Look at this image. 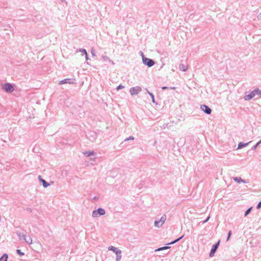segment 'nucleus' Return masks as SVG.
<instances>
[{
  "mask_svg": "<svg viewBox=\"0 0 261 261\" xmlns=\"http://www.w3.org/2000/svg\"><path fill=\"white\" fill-rule=\"evenodd\" d=\"M256 95L259 96V97H261V90H259L258 88H256L250 92L249 94L245 95L244 98L245 100H249Z\"/></svg>",
  "mask_w": 261,
  "mask_h": 261,
  "instance_id": "f257e3e1",
  "label": "nucleus"
},
{
  "mask_svg": "<svg viewBox=\"0 0 261 261\" xmlns=\"http://www.w3.org/2000/svg\"><path fill=\"white\" fill-rule=\"evenodd\" d=\"M166 218V215L164 214L160 219L156 220L154 223V226L158 228L161 227L165 223Z\"/></svg>",
  "mask_w": 261,
  "mask_h": 261,
  "instance_id": "f03ea898",
  "label": "nucleus"
},
{
  "mask_svg": "<svg viewBox=\"0 0 261 261\" xmlns=\"http://www.w3.org/2000/svg\"><path fill=\"white\" fill-rule=\"evenodd\" d=\"M105 214H106L105 210L102 208L99 207L98 209H97L96 210H94L92 212V215L93 217L96 218V217H98L100 216H103Z\"/></svg>",
  "mask_w": 261,
  "mask_h": 261,
  "instance_id": "7ed1b4c3",
  "label": "nucleus"
},
{
  "mask_svg": "<svg viewBox=\"0 0 261 261\" xmlns=\"http://www.w3.org/2000/svg\"><path fill=\"white\" fill-rule=\"evenodd\" d=\"M2 89L7 93H12L14 90L12 84L9 83L4 84L2 86Z\"/></svg>",
  "mask_w": 261,
  "mask_h": 261,
  "instance_id": "20e7f679",
  "label": "nucleus"
},
{
  "mask_svg": "<svg viewBox=\"0 0 261 261\" xmlns=\"http://www.w3.org/2000/svg\"><path fill=\"white\" fill-rule=\"evenodd\" d=\"M142 61L143 63L149 67H151L155 64V62L153 60L146 58L144 56H143Z\"/></svg>",
  "mask_w": 261,
  "mask_h": 261,
  "instance_id": "39448f33",
  "label": "nucleus"
},
{
  "mask_svg": "<svg viewBox=\"0 0 261 261\" xmlns=\"http://www.w3.org/2000/svg\"><path fill=\"white\" fill-rule=\"evenodd\" d=\"M220 241H219L218 242H217L216 244L213 245L212 248L211 250V251L209 254V256L212 257L214 256L215 253H216V251L218 249L219 245H220Z\"/></svg>",
  "mask_w": 261,
  "mask_h": 261,
  "instance_id": "423d86ee",
  "label": "nucleus"
},
{
  "mask_svg": "<svg viewBox=\"0 0 261 261\" xmlns=\"http://www.w3.org/2000/svg\"><path fill=\"white\" fill-rule=\"evenodd\" d=\"M142 91V88L140 86H136L134 87H132L129 89V92L131 95H134L138 94L139 92Z\"/></svg>",
  "mask_w": 261,
  "mask_h": 261,
  "instance_id": "0eeeda50",
  "label": "nucleus"
},
{
  "mask_svg": "<svg viewBox=\"0 0 261 261\" xmlns=\"http://www.w3.org/2000/svg\"><path fill=\"white\" fill-rule=\"evenodd\" d=\"M201 109L206 114H210L212 112L211 109L205 105H201Z\"/></svg>",
  "mask_w": 261,
  "mask_h": 261,
  "instance_id": "6e6552de",
  "label": "nucleus"
},
{
  "mask_svg": "<svg viewBox=\"0 0 261 261\" xmlns=\"http://www.w3.org/2000/svg\"><path fill=\"white\" fill-rule=\"evenodd\" d=\"M74 80L71 79H66L59 82V84L62 85L64 84H74Z\"/></svg>",
  "mask_w": 261,
  "mask_h": 261,
  "instance_id": "1a4fd4ad",
  "label": "nucleus"
},
{
  "mask_svg": "<svg viewBox=\"0 0 261 261\" xmlns=\"http://www.w3.org/2000/svg\"><path fill=\"white\" fill-rule=\"evenodd\" d=\"M38 178H39L40 182L42 184V185L44 188H46L50 185V184L48 182H47V181H46L45 180L42 178L40 175H39L38 176Z\"/></svg>",
  "mask_w": 261,
  "mask_h": 261,
  "instance_id": "9d476101",
  "label": "nucleus"
},
{
  "mask_svg": "<svg viewBox=\"0 0 261 261\" xmlns=\"http://www.w3.org/2000/svg\"><path fill=\"white\" fill-rule=\"evenodd\" d=\"M16 234L20 241L24 240L25 239V235L22 232L17 231Z\"/></svg>",
  "mask_w": 261,
  "mask_h": 261,
  "instance_id": "9b49d317",
  "label": "nucleus"
},
{
  "mask_svg": "<svg viewBox=\"0 0 261 261\" xmlns=\"http://www.w3.org/2000/svg\"><path fill=\"white\" fill-rule=\"evenodd\" d=\"M188 65L180 63L179 65V69L182 71H186L188 70Z\"/></svg>",
  "mask_w": 261,
  "mask_h": 261,
  "instance_id": "f8f14e48",
  "label": "nucleus"
},
{
  "mask_svg": "<svg viewBox=\"0 0 261 261\" xmlns=\"http://www.w3.org/2000/svg\"><path fill=\"white\" fill-rule=\"evenodd\" d=\"M251 141H249V142H248V143H243V142H240V143H239V144H238V148H237V149H239L242 148H243V147H246V146H248V144H249L250 143H251Z\"/></svg>",
  "mask_w": 261,
  "mask_h": 261,
  "instance_id": "ddd939ff",
  "label": "nucleus"
},
{
  "mask_svg": "<svg viewBox=\"0 0 261 261\" xmlns=\"http://www.w3.org/2000/svg\"><path fill=\"white\" fill-rule=\"evenodd\" d=\"M233 179L238 182V183H240V182H243V183H247V182L243 179L241 177H233Z\"/></svg>",
  "mask_w": 261,
  "mask_h": 261,
  "instance_id": "4468645a",
  "label": "nucleus"
},
{
  "mask_svg": "<svg viewBox=\"0 0 261 261\" xmlns=\"http://www.w3.org/2000/svg\"><path fill=\"white\" fill-rule=\"evenodd\" d=\"M102 58L105 62L109 61L110 63H111L112 64H114V63L113 61H112L108 57L106 56H102Z\"/></svg>",
  "mask_w": 261,
  "mask_h": 261,
  "instance_id": "2eb2a0df",
  "label": "nucleus"
},
{
  "mask_svg": "<svg viewBox=\"0 0 261 261\" xmlns=\"http://www.w3.org/2000/svg\"><path fill=\"white\" fill-rule=\"evenodd\" d=\"M95 152L93 151H86L85 152H84V154L85 156H90L91 155H95Z\"/></svg>",
  "mask_w": 261,
  "mask_h": 261,
  "instance_id": "dca6fc26",
  "label": "nucleus"
},
{
  "mask_svg": "<svg viewBox=\"0 0 261 261\" xmlns=\"http://www.w3.org/2000/svg\"><path fill=\"white\" fill-rule=\"evenodd\" d=\"M121 250H119V251L118 252H116V261H120L121 258Z\"/></svg>",
  "mask_w": 261,
  "mask_h": 261,
  "instance_id": "f3484780",
  "label": "nucleus"
},
{
  "mask_svg": "<svg viewBox=\"0 0 261 261\" xmlns=\"http://www.w3.org/2000/svg\"><path fill=\"white\" fill-rule=\"evenodd\" d=\"M108 249H109V250L113 251L115 254L116 253V252H118L119 251V250H120L118 248H117L113 246L109 247Z\"/></svg>",
  "mask_w": 261,
  "mask_h": 261,
  "instance_id": "a211bd4d",
  "label": "nucleus"
},
{
  "mask_svg": "<svg viewBox=\"0 0 261 261\" xmlns=\"http://www.w3.org/2000/svg\"><path fill=\"white\" fill-rule=\"evenodd\" d=\"M184 237V235H182V236H181L179 238L176 239L175 240H174V241L171 242L170 243L167 244V245H172V244H174L177 243V242H178L179 240H180Z\"/></svg>",
  "mask_w": 261,
  "mask_h": 261,
  "instance_id": "6ab92c4d",
  "label": "nucleus"
},
{
  "mask_svg": "<svg viewBox=\"0 0 261 261\" xmlns=\"http://www.w3.org/2000/svg\"><path fill=\"white\" fill-rule=\"evenodd\" d=\"M169 248H170V246L162 247H160V248L155 249V251L156 252V251L164 250L168 249H169Z\"/></svg>",
  "mask_w": 261,
  "mask_h": 261,
  "instance_id": "aec40b11",
  "label": "nucleus"
},
{
  "mask_svg": "<svg viewBox=\"0 0 261 261\" xmlns=\"http://www.w3.org/2000/svg\"><path fill=\"white\" fill-rule=\"evenodd\" d=\"M8 258V255L5 253L0 258V261H7Z\"/></svg>",
  "mask_w": 261,
  "mask_h": 261,
  "instance_id": "412c9836",
  "label": "nucleus"
},
{
  "mask_svg": "<svg viewBox=\"0 0 261 261\" xmlns=\"http://www.w3.org/2000/svg\"><path fill=\"white\" fill-rule=\"evenodd\" d=\"M24 241L30 244L32 243V239L30 236H25V239Z\"/></svg>",
  "mask_w": 261,
  "mask_h": 261,
  "instance_id": "4be33fe9",
  "label": "nucleus"
},
{
  "mask_svg": "<svg viewBox=\"0 0 261 261\" xmlns=\"http://www.w3.org/2000/svg\"><path fill=\"white\" fill-rule=\"evenodd\" d=\"M146 91L149 95L151 96L152 102L155 103L154 95L152 93L150 92L148 90L146 89Z\"/></svg>",
  "mask_w": 261,
  "mask_h": 261,
  "instance_id": "5701e85b",
  "label": "nucleus"
},
{
  "mask_svg": "<svg viewBox=\"0 0 261 261\" xmlns=\"http://www.w3.org/2000/svg\"><path fill=\"white\" fill-rule=\"evenodd\" d=\"M92 135H91L92 138H89L91 141H94L96 139V134L94 133H91Z\"/></svg>",
  "mask_w": 261,
  "mask_h": 261,
  "instance_id": "b1692460",
  "label": "nucleus"
},
{
  "mask_svg": "<svg viewBox=\"0 0 261 261\" xmlns=\"http://www.w3.org/2000/svg\"><path fill=\"white\" fill-rule=\"evenodd\" d=\"M251 209H252V207H250V208H249L248 209H247L245 212V214H244V216L246 217L251 212Z\"/></svg>",
  "mask_w": 261,
  "mask_h": 261,
  "instance_id": "393cba45",
  "label": "nucleus"
},
{
  "mask_svg": "<svg viewBox=\"0 0 261 261\" xmlns=\"http://www.w3.org/2000/svg\"><path fill=\"white\" fill-rule=\"evenodd\" d=\"M261 143L259 141L255 145H254L253 146H252V147L251 148V149L252 150H255L257 146H259V145Z\"/></svg>",
  "mask_w": 261,
  "mask_h": 261,
  "instance_id": "a878e982",
  "label": "nucleus"
},
{
  "mask_svg": "<svg viewBox=\"0 0 261 261\" xmlns=\"http://www.w3.org/2000/svg\"><path fill=\"white\" fill-rule=\"evenodd\" d=\"M78 51L81 52V53H83L84 54H86L87 53L86 50L85 49H84V48H80V49H79Z\"/></svg>",
  "mask_w": 261,
  "mask_h": 261,
  "instance_id": "bb28decb",
  "label": "nucleus"
},
{
  "mask_svg": "<svg viewBox=\"0 0 261 261\" xmlns=\"http://www.w3.org/2000/svg\"><path fill=\"white\" fill-rule=\"evenodd\" d=\"M17 253L20 256L23 255L24 254L21 252V250L20 249H17L16 250Z\"/></svg>",
  "mask_w": 261,
  "mask_h": 261,
  "instance_id": "cd10ccee",
  "label": "nucleus"
},
{
  "mask_svg": "<svg viewBox=\"0 0 261 261\" xmlns=\"http://www.w3.org/2000/svg\"><path fill=\"white\" fill-rule=\"evenodd\" d=\"M134 140V138L133 136H129L128 138H126L124 140V141H129V140Z\"/></svg>",
  "mask_w": 261,
  "mask_h": 261,
  "instance_id": "c85d7f7f",
  "label": "nucleus"
},
{
  "mask_svg": "<svg viewBox=\"0 0 261 261\" xmlns=\"http://www.w3.org/2000/svg\"><path fill=\"white\" fill-rule=\"evenodd\" d=\"M124 88V86H122V85H119V86L116 88V89H117V90H119L121 89H122V88Z\"/></svg>",
  "mask_w": 261,
  "mask_h": 261,
  "instance_id": "c756f323",
  "label": "nucleus"
},
{
  "mask_svg": "<svg viewBox=\"0 0 261 261\" xmlns=\"http://www.w3.org/2000/svg\"><path fill=\"white\" fill-rule=\"evenodd\" d=\"M261 207V200L258 202L256 206V208L259 209Z\"/></svg>",
  "mask_w": 261,
  "mask_h": 261,
  "instance_id": "7c9ffc66",
  "label": "nucleus"
},
{
  "mask_svg": "<svg viewBox=\"0 0 261 261\" xmlns=\"http://www.w3.org/2000/svg\"><path fill=\"white\" fill-rule=\"evenodd\" d=\"M231 234V231H229L228 233V237H227V241H228L229 240V239L230 238V236Z\"/></svg>",
  "mask_w": 261,
  "mask_h": 261,
  "instance_id": "2f4dec72",
  "label": "nucleus"
},
{
  "mask_svg": "<svg viewBox=\"0 0 261 261\" xmlns=\"http://www.w3.org/2000/svg\"><path fill=\"white\" fill-rule=\"evenodd\" d=\"M210 218V216H208V217H207V218H206L204 221H203L202 222V223H203V224H204V223H205L207 222L208 221V220H209Z\"/></svg>",
  "mask_w": 261,
  "mask_h": 261,
  "instance_id": "473e14b6",
  "label": "nucleus"
},
{
  "mask_svg": "<svg viewBox=\"0 0 261 261\" xmlns=\"http://www.w3.org/2000/svg\"><path fill=\"white\" fill-rule=\"evenodd\" d=\"M257 18L258 20H261V12L257 16Z\"/></svg>",
  "mask_w": 261,
  "mask_h": 261,
  "instance_id": "72a5a7b5",
  "label": "nucleus"
},
{
  "mask_svg": "<svg viewBox=\"0 0 261 261\" xmlns=\"http://www.w3.org/2000/svg\"><path fill=\"white\" fill-rule=\"evenodd\" d=\"M85 58H86V60L87 61L89 59V57H88V54L87 53L86 54H85Z\"/></svg>",
  "mask_w": 261,
  "mask_h": 261,
  "instance_id": "f704fd0d",
  "label": "nucleus"
},
{
  "mask_svg": "<svg viewBox=\"0 0 261 261\" xmlns=\"http://www.w3.org/2000/svg\"><path fill=\"white\" fill-rule=\"evenodd\" d=\"M91 54L93 56H95V52H94V49H92L91 50Z\"/></svg>",
  "mask_w": 261,
  "mask_h": 261,
  "instance_id": "c9c22d12",
  "label": "nucleus"
},
{
  "mask_svg": "<svg viewBox=\"0 0 261 261\" xmlns=\"http://www.w3.org/2000/svg\"><path fill=\"white\" fill-rule=\"evenodd\" d=\"M162 88L163 90H165V89H168V87H166V86H164V87H163Z\"/></svg>",
  "mask_w": 261,
  "mask_h": 261,
  "instance_id": "e433bc0d",
  "label": "nucleus"
},
{
  "mask_svg": "<svg viewBox=\"0 0 261 261\" xmlns=\"http://www.w3.org/2000/svg\"><path fill=\"white\" fill-rule=\"evenodd\" d=\"M95 157H94L93 158H91V160L92 161H94V160H95Z\"/></svg>",
  "mask_w": 261,
  "mask_h": 261,
  "instance_id": "4c0bfd02",
  "label": "nucleus"
},
{
  "mask_svg": "<svg viewBox=\"0 0 261 261\" xmlns=\"http://www.w3.org/2000/svg\"><path fill=\"white\" fill-rule=\"evenodd\" d=\"M140 53H141V55L143 57V56H144L143 53L142 51H141Z\"/></svg>",
  "mask_w": 261,
  "mask_h": 261,
  "instance_id": "58836bf2",
  "label": "nucleus"
},
{
  "mask_svg": "<svg viewBox=\"0 0 261 261\" xmlns=\"http://www.w3.org/2000/svg\"><path fill=\"white\" fill-rule=\"evenodd\" d=\"M28 210H29V211H30V212H31V211H32V210H31L30 208H28Z\"/></svg>",
  "mask_w": 261,
  "mask_h": 261,
  "instance_id": "ea45409f",
  "label": "nucleus"
},
{
  "mask_svg": "<svg viewBox=\"0 0 261 261\" xmlns=\"http://www.w3.org/2000/svg\"><path fill=\"white\" fill-rule=\"evenodd\" d=\"M97 199V197H95L94 198V200H96V199Z\"/></svg>",
  "mask_w": 261,
  "mask_h": 261,
  "instance_id": "a19ab883",
  "label": "nucleus"
},
{
  "mask_svg": "<svg viewBox=\"0 0 261 261\" xmlns=\"http://www.w3.org/2000/svg\"><path fill=\"white\" fill-rule=\"evenodd\" d=\"M259 142L261 143V140L259 141Z\"/></svg>",
  "mask_w": 261,
  "mask_h": 261,
  "instance_id": "79ce46f5",
  "label": "nucleus"
}]
</instances>
